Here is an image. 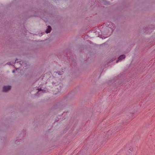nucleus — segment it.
I'll return each instance as SVG.
<instances>
[{"mask_svg": "<svg viewBox=\"0 0 155 155\" xmlns=\"http://www.w3.org/2000/svg\"><path fill=\"white\" fill-rule=\"evenodd\" d=\"M11 89V86H5L3 87V90L4 91L6 92L9 90Z\"/></svg>", "mask_w": 155, "mask_h": 155, "instance_id": "f257e3e1", "label": "nucleus"}, {"mask_svg": "<svg viewBox=\"0 0 155 155\" xmlns=\"http://www.w3.org/2000/svg\"><path fill=\"white\" fill-rule=\"evenodd\" d=\"M125 56L124 55H122L120 56L118 58V60L116 61V63H117L119 61H120L122 59L124 58Z\"/></svg>", "mask_w": 155, "mask_h": 155, "instance_id": "f03ea898", "label": "nucleus"}, {"mask_svg": "<svg viewBox=\"0 0 155 155\" xmlns=\"http://www.w3.org/2000/svg\"><path fill=\"white\" fill-rule=\"evenodd\" d=\"M51 26H48V28L46 31V32L47 33H50L51 31Z\"/></svg>", "mask_w": 155, "mask_h": 155, "instance_id": "7ed1b4c3", "label": "nucleus"}, {"mask_svg": "<svg viewBox=\"0 0 155 155\" xmlns=\"http://www.w3.org/2000/svg\"><path fill=\"white\" fill-rule=\"evenodd\" d=\"M38 92H39L40 91H42V90L41 88L38 89Z\"/></svg>", "mask_w": 155, "mask_h": 155, "instance_id": "20e7f679", "label": "nucleus"}, {"mask_svg": "<svg viewBox=\"0 0 155 155\" xmlns=\"http://www.w3.org/2000/svg\"><path fill=\"white\" fill-rule=\"evenodd\" d=\"M42 91L44 92H47L48 91H46V90H42Z\"/></svg>", "mask_w": 155, "mask_h": 155, "instance_id": "39448f33", "label": "nucleus"}, {"mask_svg": "<svg viewBox=\"0 0 155 155\" xmlns=\"http://www.w3.org/2000/svg\"><path fill=\"white\" fill-rule=\"evenodd\" d=\"M63 74V72H61V73L60 74V73H59L58 74L59 75H61L62 74Z\"/></svg>", "mask_w": 155, "mask_h": 155, "instance_id": "423d86ee", "label": "nucleus"}, {"mask_svg": "<svg viewBox=\"0 0 155 155\" xmlns=\"http://www.w3.org/2000/svg\"><path fill=\"white\" fill-rule=\"evenodd\" d=\"M12 72H13V73H14L15 72V70H13V71H12Z\"/></svg>", "mask_w": 155, "mask_h": 155, "instance_id": "0eeeda50", "label": "nucleus"}, {"mask_svg": "<svg viewBox=\"0 0 155 155\" xmlns=\"http://www.w3.org/2000/svg\"><path fill=\"white\" fill-rule=\"evenodd\" d=\"M54 94H56V93H54Z\"/></svg>", "mask_w": 155, "mask_h": 155, "instance_id": "6e6552de", "label": "nucleus"}]
</instances>
